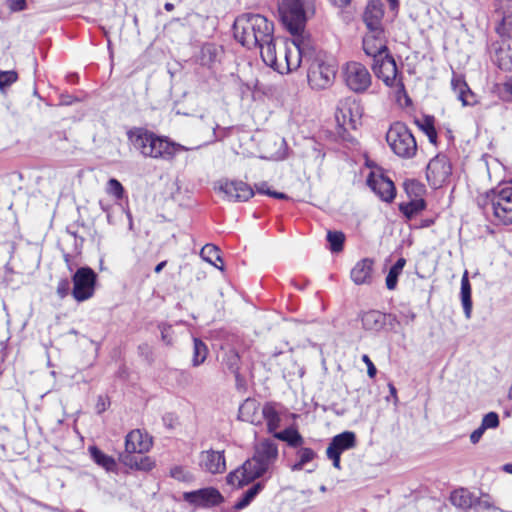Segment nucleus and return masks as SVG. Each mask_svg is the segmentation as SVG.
Returning <instances> with one entry per match:
<instances>
[{"mask_svg": "<svg viewBox=\"0 0 512 512\" xmlns=\"http://www.w3.org/2000/svg\"><path fill=\"white\" fill-rule=\"evenodd\" d=\"M278 444L269 438L262 439L254 446L251 458L241 466L228 473L227 484L242 488L266 474L278 459Z\"/></svg>", "mask_w": 512, "mask_h": 512, "instance_id": "1", "label": "nucleus"}, {"mask_svg": "<svg viewBox=\"0 0 512 512\" xmlns=\"http://www.w3.org/2000/svg\"><path fill=\"white\" fill-rule=\"evenodd\" d=\"M307 50L308 43L304 39V34L294 36L290 43L277 38L275 44H270L262 51V60L281 74L289 73L298 69L304 61L310 63Z\"/></svg>", "mask_w": 512, "mask_h": 512, "instance_id": "2", "label": "nucleus"}, {"mask_svg": "<svg viewBox=\"0 0 512 512\" xmlns=\"http://www.w3.org/2000/svg\"><path fill=\"white\" fill-rule=\"evenodd\" d=\"M233 34L236 41L247 49H260V53L275 44L274 24L261 14L243 13L233 24Z\"/></svg>", "mask_w": 512, "mask_h": 512, "instance_id": "3", "label": "nucleus"}, {"mask_svg": "<svg viewBox=\"0 0 512 512\" xmlns=\"http://www.w3.org/2000/svg\"><path fill=\"white\" fill-rule=\"evenodd\" d=\"M128 138L134 148L145 157L169 161L178 152L187 150L186 147L180 144L170 142L142 128L130 130Z\"/></svg>", "mask_w": 512, "mask_h": 512, "instance_id": "4", "label": "nucleus"}, {"mask_svg": "<svg viewBox=\"0 0 512 512\" xmlns=\"http://www.w3.org/2000/svg\"><path fill=\"white\" fill-rule=\"evenodd\" d=\"M316 0H278L279 19L293 36L305 32L307 21L315 15Z\"/></svg>", "mask_w": 512, "mask_h": 512, "instance_id": "5", "label": "nucleus"}, {"mask_svg": "<svg viewBox=\"0 0 512 512\" xmlns=\"http://www.w3.org/2000/svg\"><path fill=\"white\" fill-rule=\"evenodd\" d=\"M481 206L484 212L492 214L495 221L508 225L512 223V183L499 184L486 193Z\"/></svg>", "mask_w": 512, "mask_h": 512, "instance_id": "6", "label": "nucleus"}, {"mask_svg": "<svg viewBox=\"0 0 512 512\" xmlns=\"http://www.w3.org/2000/svg\"><path fill=\"white\" fill-rule=\"evenodd\" d=\"M386 141L391 150L401 158L410 159L416 155L417 143L415 137L407 126L401 122L391 125L386 133Z\"/></svg>", "mask_w": 512, "mask_h": 512, "instance_id": "7", "label": "nucleus"}, {"mask_svg": "<svg viewBox=\"0 0 512 512\" xmlns=\"http://www.w3.org/2000/svg\"><path fill=\"white\" fill-rule=\"evenodd\" d=\"M336 68L322 59L311 60L308 66L307 78L312 89L323 90L329 88L335 79Z\"/></svg>", "mask_w": 512, "mask_h": 512, "instance_id": "8", "label": "nucleus"}, {"mask_svg": "<svg viewBox=\"0 0 512 512\" xmlns=\"http://www.w3.org/2000/svg\"><path fill=\"white\" fill-rule=\"evenodd\" d=\"M345 85L355 93L365 92L371 85L372 77L368 69L359 62H348L342 68Z\"/></svg>", "mask_w": 512, "mask_h": 512, "instance_id": "9", "label": "nucleus"}, {"mask_svg": "<svg viewBox=\"0 0 512 512\" xmlns=\"http://www.w3.org/2000/svg\"><path fill=\"white\" fill-rule=\"evenodd\" d=\"M363 114L360 103L353 97H347L339 101L335 114L339 126L347 129H355Z\"/></svg>", "mask_w": 512, "mask_h": 512, "instance_id": "10", "label": "nucleus"}, {"mask_svg": "<svg viewBox=\"0 0 512 512\" xmlns=\"http://www.w3.org/2000/svg\"><path fill=\"white\" fill-rule=\"evenodd\" d=\"M357 444L356 435L352 431H344L335 435L326 449L327 457L332 460L336 469H341V454L353 449Z\"/></svg>", "mask_w": 512, "mask_h": 512, "instance_id": "11", "label": "nucleus"}, {"mask_svg": "<svg viewBox=\"0 0 512 512\" xmlns=\"http://www.w3.org/2000/svg\"><path fill=\"white\" fill-rule=\"evenodd\" d=\"M183 499L194 507L211 508L220 505L224 497L214 487L201 488L195 491L184 492Z\"/></svg>", "mask_w": 512, "mask_h": 512, "instance_id": "12", "label": "nucleus"}, {"mask_svg": "<svg viewBox=\"0 0 512 512\" xmlns=\"http://www.w3.org/2000/svg\"><path fill=\"white\" fill-rule=\"evenodd\" d=\"M372 70L375 75L381 79L387 86H403L397 79L398 70L394 58L389 54L377 58L372 64Z\"/></svg>", "mask_w": 512, "mask_h": 512, "instance_id": "13", "label": "nucleus"}, {"mask_svg": "<svg viewBox=\"0 0 512 512\" xmlns=\"http://www.w3.org/2000/svg\"><path fill=\"white\" fill-rule=\"evenodd\" d=\"M452 166L444 155H437L427 165L426 176L430 184L440 187L450 177Z\"/></svg>", "mask_w": 512, "mask_h": 512, "instance_id": "14", "label": "nucleus"}, {"mask_svg": "<svg viewBox=\"0 0 512 512\" xmlns=\"http://www.w3.org/2000/svg\"><path fill=\"white\" fill-rule=\"evenodd\" d=\"M153 446V438L145 430H131L125 437V455L145 454Z\"/></svg>", "mask_w": 512, "mask_h": 512, "instance_id": "15", "label": "nucleus"}, {"mask_svg": "<svg viewBox=\"0 0 512 512\" xmlns=\"http://www.w3.org/2000/svg\"><path fill=\"white\" fill-rule=\"evenodd\" d=\"M363 50L365 54L372 57L373 60L389 53L387 48V39L384 30H368L363 37Z\"/></svg>", "mask_w": 512, "mask_h": 512, "instance_id": "16", "label": "nucleus"}, {"mask_svg": "<svg viewBox=\"0 0 512 512\" xmlns=\"http://www.w3.org/2000/svg\"><path fill=\"white\" fill-rule=\"evenodd\" d=\"M199 465L202 470L211 474H222L226 471L224 451L206 450L200 453Z\"/></svg>", "mask_w": 512, "mask_h": 512, "instance_id": "17", "label": "nucleus"}, {"mask_svg": "<svg viewBox=\"0 0 512 512\" xmlns=\"http://www.w3.org/2000/svg\"><path fill=\"white\" fill-rule=\"evenodd\" d=\"M230 201H247L254 195V190L243 181H226L220 186Z\"/></svg>", "mask_w": 512, "mask_h": 512, "instance_id": "18", "label": "nucleus"}, {"mask_svg": "<svg viewBox=\"0 0 512 512\" xmlns=\"http://www.w3.org/2000/svg\"><path fill=\"white\" fill-rule=\"evenodd\" d=\"M374 276V260L363 258L351 269L350 277L355 285H371Z\"/></svg>", "mask_w": 512, "mask_h": 512, "instance_id": "19", "label": "nucleus"}, {"mask_svg": "<svg viewBox=\"0 0 512 512\" xmlns=\"http://www.w3.org/2000/svg\"><path fill=\"white\" fill-rule=\"evenodd\" d=\"M383 16L384 9L382 2L380 0H371L366 6L363 21L368 30H374L377 32L379 30H384Z\"/></svg>", "mask_w": 512, "mask_h": 512, "instance_id": "20", "label": "nucleus"}, {"mask_svg": "<svg viewBox=\"0 0 512 512\" xmlns=\"http://www.w3.org/2000/svg\"><path fill=\"white\" fill-rule=\"evenodd\" d=\"M238 419L253 425L262 423L260 403L254 398H247L239 406Z\"/></svg>", "mask_w": 512, "mask_h": 512, "instance_id": "21", "label": "nucleus"}, {"mask_svg": "<svg viewBox=\"0 0 512 512\" xmlns=\"http://www.w3.org/2000/svg\"><path fill=\"white\" fill-rule=\"evenodd\" d=\"M492 60L500 69L512 71V45L507 41L494 44Z\"/></svg>", "mask_w": 512, "mask_h": 512, "instance_id": "22", "label": "nucleus"}, {"mask_svg": "<svg viewBox=\"0 0 512 512\" xmlns=\"http://www.w3.org/2000/svg\"><path fill=\"white\" fill-rule=\"evenodd\" d=\"M452 89L464 106L476 104V95L470 90L465 80L460 76H454L451 81Z\"/></svg>", "mask_w": 512, "mask_h": 512, "instance_id": "23", "label": "nucleus"}, {"mask_svg": "<svg viewBox=\"0 0 512 512\" xmlns=\"http://www.w3.org/2000/svg\"><path fill=\"white\" fill-rule=\"evenodd\" d=\"M361 322L366 331L378 332L386 325V314L370 310L361 315Z\"/></svg>", "mask_w": 512, "mask_h": 512, "instance_id": "24", "label": "nucleus"}, {"mask_svg": "<svg viewBox=\"0 0 512 512\" xmlns=\"http://www.w3.org/2000/svg\"><path fill=\"white\" fill-rule=\"evenodd\" d=\"M262 420L266 421L268 433L274 434L280 426L281 418L275 402H266L261 409Z\"/></svg>", "mask_w": 512, "mask_h": 512, "instance_id": "25", "label": "nucleus"}, {"mask_svg": "<svg viewBox=\"0 0 512 512\" xmlns=\"http://www.w3.org/2000/svg\"><path fill=\"white\" fill-rule=\"evenodd\" d=\"M372 189L386 202H390L395 197V187L391 180L380 177L376 180H368Z\"/></svg>", "mask_w": 512, "mask_h": 512, "instance_id": "26", "label": "nucleus"}, {"mask_svg": "<svg viewBox=\"0 0 512 512\" xmlns=\"http://www.w3.org/2000/svg\"><path fill=\"white\" fill-rule=\"evenodd\" d=\"M97 274L89 267L79 268L73 275V288H94Z\"/></svg>", "mask_w": 512, "mask_h": 512, "instance_id": "27", "label": "nucleus"}, {"mask_svg": "<svg viewBox=\"0 0 512 512\" xmlns=\"http://www.w3.org/2000/svg\"><path fill=\"white\" fill-rule=\"evenodd\" d=\"M91 459L100 467L105 469L108 472H113L117 468L116 460L104 453L97 446H90L88 448Z\"/></svg>", "mask_w": 512, "mask_h": 512, "instance_id": "28", "label": "nucleus"}, {"mask_svg": "<svg viewBox=\"0 0 512 512\" xmlns=\"http://www.w3.org/2000/svg\"><path fill=\"white\" fill-rule=\"evenodd\" d=\"M264 489V484L257 482L246 490L242 497L239 498L232 507V512H239L248 507L256 496Z\"/></svg>", "mask_w": 512, "mask_h": 512, "instance_id": "29", "label": "nucleus"}, {"mask_svg": "<svg viewBox=\"0 0 512 512\" xmlns=\"http://www.w3.org/2000/svg\"><path fill=\"white\" fill-rule=\"evenodd\" d=\"M273 436L281 441L286 442L290 447L297 448L302 446L304 438L294 427H288L280 432H275Z\"/></svg>", "mask_w": 512, "mask_h": 512, "instance_id": "30", "label": "nucleus"}, {"mask_svg": "<svg viewBox=\"0 0 512 512\" xmlns=\"http://www.w3.org/2000/svg\"><path fill=\"white\" fill-rule=\"evenodd\" d=\"M122 462L131 469L140 471H151L155 467V461L149 456H141L137 460L133 455H123Z\"/></svg>", "mask_w": 512, "mask_h": 512, "instance_id": "31", "label": "nucleus"}, {"mask_svg": "<svg viewBox=\"0 0 512 512\" xmlns=\"http://www.w3.org/2000/svg\"><path fill=\"white\" fill-rule=\"evenodd\" d=\"M224 351L222 363L230 372H237L241 368V357L238 351L233 347L222 348Z\"/></svg>", "mask_w": 512, "mask_h": 512, "instance_id": "32", "label": "nucleus"}, {"mask_svg": "<svg viewBox=\"0 0 512 512\" xmlns=\"http://www.w3.org/2000/svg\"><path fill=\"white\" fill-rule=\"evenodd\" d=\"M200 255L203 260L207 261L214 267L223 270V266L218 265V262L222 263V258L220 255V250L213 244H206L200 252Z\"/></svg>", "mask_w": 512, "mask_h": 512, "instance_id": "33", "label": "nucleus"}, {"mask_svg": "<svg viewBox=\"0 0 512 512\" xmlns=\"http://www.w3.org/2000/svg\"><path fill=\"white\" fill-rule=\"evenodd\" d=\"M450 501L456 507L468 509L472 505V495L467 489H457L451 493Z\"/></svg>", "mask_w": 512, "mask_h": 512, "instance_id": "34", "label": "nucleus"}, {"mask_svg": "<svg viewBox=\"0 0 512 512\" xmlns=\"http://www.w3.org/2000/svg\"><path fill=\"white\" fill-rule=\"evenodd\" d=\"M219 49L215 44L207 43L201 47L199 61L201 65L211 66L218 57Z\"/></svg>", "mask_w": 512, "mask_h": 512, "instance_id": "35", "label": "nucleus"}, {"mask_svg": "<svg viewBox=\"0 0 512 512\" xmlns=\"http://www.w3.org/2000/svg\"><path fill=\"white\" fill-rule=\"evenodd\" d=\"M426 203L423 199H413L407 203L400 204V211L408 218L411 219L419 212L425 209Z\"/></svg>", "mask_w": 512, "mask_h": 512, "instance_id": "36", "label": "nucleus"}, {"mask_svg": "<svg viewBox=\"0 0 512 512\" xmlns=\"http://www.w3.org/2000/svg\"><path fill=\"white\" fill-rule=\"evenodd\" d=\"M193 344L194 345H193L192 365L194 367H197V366L201 365L202 363H204V361L206 360L207 355H208V348H207L206 344L198 338H194Z\"/></svg>", "mask_w": 512, "mask_h": 512, "instance_id": "37", "label": "nucleus"}, {"mask_svg": "<svg viewBox=\"0 0 512 512\" xmlns=\"http://www.w3.org/2000/svg\"><path fill=\"white\" fill-rule=\"evenodd\" d=\"M418 127L427 135L429 141L433 144L437 141V132L434 127V120L432 117H425L423 120L416 121Z\"/></svg>", "mask_w": 512, "mask_h": 512, "instance_id": "38", "label": "nucleus"}, {"mask_svg": "<svg viewBox=\"0 0 512 512\" xmlns=\"http://www.w3.org/2000/svg\"><path fill=\"white\" fill-rule=\"evenodd\" d=\"M298 461L293 465V470H301L305 464L311 462L315 457L316 453L313 449L304 447L297 451Z\"/></svg>", "mask_w": 512, "mask_h": 512, "instance_id": "39", "label": "nucleus"}, {"mask_svg": "<svg viewBox=\"0 0 512 512\" xmlns=\"http://www.w3.org/2000/svg\"><path fill=\"white\" fill-rule=\"evenodd\" d=\"M327 241L331 251L337 253L343 250L345 235L341 231H328Z\"/></svg>", "mask_w": 512, "mask_h": 512, "instance_id": "40", "label": "nucleus"}, {"mask_svg": "<svg viewBox=\"0 0 512 512\" xmlns=\"http://www.w3.org/2000/svg\"><path fill=\"white\" fill-rule=\"evenodd\" d=\"M496 31L503 37H510L512 35V16L506 15V12H502L501 22L496 27Z\"/></svg>", "mask_w": 512, "mask_h": 512, "instance_id": "41", "label": "nucleus"}, {"mask_svg": "<svg viewBox=\"0 0 512 512\" xmlns=\"http://www.w3.org/2000/svg\"><path fill=\"white\" fill-rule=\"evenodd\" d=\"M18 79L16 71H0V91L4 92L8 87L15 83Z\"/></svg>", "mask_w": 512, "mask_h": 512, "instance_id": "42", "label": "nucleus"}, {"mask_svg": "<svg viewBox=\"0 0 512 512\" xmlns=\"http://www.w3.org/2000/svg\"><path fill=\"white\" fill-rule=\"evenodd\" d=\"M69 291L77 302L85 301L93 296L94 290H58L61 298L68 295Z\"/></svg>", "mask_w": 512, "mask_h": 512, "instance_id": "43", "label": "nucleus"}, {"mask_svg": "<svg viewBox=\"0 0 512 512\" xmlns=\"http://www.w3.org/2000/svg\"><path fill=\"white\" fill-rule=\"evenodd\" d=\"M107 193L113 195L117 200L123 198L124 188L117 179H110L107 183Z\"/></svg>", "mask_w": 512, "mask_h": 512, "instance_id": "44", "label": "nucleus"}, {"mask_svg": "<svg viewBox=\"0 0 512 512\" xmlns=\"http://www.w3.org/2000/svg\"><path fill=\"white\" fill-rule=\"evenodd\" d=\"M481 426L486 430L489 428H496L499 426V416L496 412L487 413L483 419Z\"/></svg>", "mask_w": 512, "mask_h": 512, "instance_id": "45", "label": "nucleus"}, {"mask_svg": "<svg viewBox=\"0 0 512 512\" xmlns=\"http://www.w3.org/2000/svg\"><path fill=\"white\" fill-rule=\"evenodd\" d=\"M461 301L466 318H470L472 312L471 290H461Z\"/></svg>", "mask_w": 512, "mask_h": 512, "instance_id": "46", "label": "nucleus"}, {"mask_svg": "<svg viewBox=\"0 0 512 512\" xmlns=\"http://www.w3.org/2000/svg\"><path fill=\"white\" fill-rule=\"evenodd\" d=\"M5 4L11 13L20 12L27 9L26 0H6Z\"/></svg>", "mask_w": 512, "mask_h": 512, "instance_id": "47", "label": "nucleus"}, {"mask_svg": "<svg viewBox=\"0 0 512 512\" xmlns=\"http://www.w3.org/2000/svg\"><path fill=\"white\" fill-rule=\"evenodd\" d=\"M235 377V388L240 393H246L248 390L247 380L246 378L240 373V370H237V372H231Z\"/></svg>", "mask_w": 512, "mask_h": 512, "instance_id": "48", "label": "nucleus"}, {"mask_svg": "<svg viewBox=\"0 0 512 512\" xmlns=\"http://www.w3.org/2000/svg\"><path fill=\"white\" fill-rule=\"evenodd\" d=\"M401 274L398 270H394V268H390L389 273L386 277V286L387 288H395L398 280V276Z\"/></svg>", "mask_w": 512, "mask_h": 512, "instance_id": "49", "label": "nucleus"}, {"mask_svg": "<svg viewBox=\"0 0 512 512\" xmlns=\"http://www.w3.org/2000/svg\"><path fill=\"white\" fill-rule=\"evenodd\" d=\"M362 361L366 364L367 366V374L370 378H374L377 374V369L374 365V363L372 362V360L370 359V357L367 355V354H364L362 356Z\"/></svg>", "mask_w": 512, "mask_h": 512, "instance_id": "50", "label": "nucleus"}, {"mask_svg": "<svg viewBox=\"0 0 512 512\" xmlns=\"http://www.w3.org/2000/svg\"><path fill=\"white\" fill-rule=\"evenodd\" d=\"M170 475L179 481H185L187 479L186 472L182 466L173 467L170 470Z\"/></svg>", "mask_w": 512, "mask_h": 512, "instance_id": "51", "label": "nucleus"}, {"mask_svg": "<svg viewBox=\"0 0 512 512\" xmlns=\"http://www.w3.org/2000/svg\"><path fill=\"white\" fill-rule=\"evenodd\" d=\"M485 429L480 426L479 428H477L476 430H474L471 435H470V441L473 443V444H476L482 437L483 433H484Z\"/></svg>", "mask_w": 512, "mask_h": 512, "instance_id": "52", "label": "nucleus"}, {"mask_svg": "<svg viewBox=\"0 0 512 512\" xmlns=\"http://www.w3.org/2000/svg\"><path fill=\"white\" fill-rule=\"evenodd\" d=\"M337 8H346L351 5L352 0H329Z\"/></svg>", "mask_w": 512, "mask_h": 512, "instance_id": "53", "label": "nucleus"}, {"mask_svg": "<svg viewBox=\"0 0 512 512\" xmlns=\"http://www.w3.org/2000/svg\"><path fill=\"white\" fill-rule=\"evenodd\" d=\"M265 194L277 199H288V196L286 194L282 192L272 191L270 189H267V191H265Z\"/></svg>", "mask_w": 512, "mask_h": 512, "instance_id": "54", "label": "nucleus"}, {"mask_svg": "<svg viewBox=\"0 0 512 512\" xmlns=\"http://www.w3.org/2000/svg\"><path fill=\"white\" fill-rule=\"evenodd\" d=\"M406 264V260L404 258H399L396 263L392 266L394 270H398L399 272H402L404 266Z\"/></svg>", "mask_w": 512, "mask_h": 512, "instance_id": "55", "label": "nucleus"}, {"mask_svg": "<svg viewBox=\"0 0 512 512\" xmlns=\"http://www.w3.org/2000/svg\"><path fill=\"white\" fill-rule=\"evenodd\" d=\"M406 264V260L404 258H399L396 263L392 266L394 270H398L399 272H402L404 266Z\"/></svg>", "mask_w": 512, "mask_h": 512, "instance_id": "56", "label": "nucleus"}, {"mask_svg": "<svg viewBox=\"0 0 512 512\" xmlns=\"http://www.w3.org/2000/svg\"><path fill=\"white\" fill-rule=\"evenodd\" d=\"M267 189H269V188L266 183H261L256 186V190L260 194H265V191H267Z\"/></svg>", "mask_w": 512, "mask_h": 512, "instance_id": "57", "label": "nucleus"}, {"mask_svg": "<svg viewBox=\"0 0 512 512\" xmlns=\"http://www.w3.org/2000/svg\"><path fill=\"white\" fill-rule=\"evenodd\" d=\"M211 126H212V129H213V139L211 140V142H215V141H217L219 139L218 136L216 135V129L219 127V125L216 124L215 122H212Z\"/></svg>", "mask_w": 512, "mask_h": 512, "instance_id": "58", "label": "nucleus"}, {"mask_svg": "<svg viewBox=\"0 0 512 512\" xmlns=\"http://www.w3.org/2000/svg\"><path fill=\"white\" fill-rule=\"evenodd\" d=\"M461 288H470L469 280H468L466 274L462 278Z\"/></svg>", "mask_w": 512, "mask_h": 512, "instance_id": "59", "label": "nucleus"}, {"mask_svg": "<svg viewBox=\"0 0 512 512\" xmlns=\"http://www.w3.org/2000/svg\"><path fill=\"white\" fill-rule=\"evenodd\" d=\"M166 264H167L166 261L160 262L159 264H157V266L155 267L154 271L156 273H159L166 266Z\"/></svg>", "mask_w": 512, "mask_h": 512, "instance_id": "60", "label": "nucleus"}, {"mask_svg": "<svg viewBox=\"0 0 512 512\" xmlns=\"http://www.w3.org/2000/svg\"><path fill=\"white\" fill-rule=\"evenodd\" d=\"M388 2L390 4L391 9H396L399 5L398 0H388Z\"/></svg>", "mask_w": 512, "mask_h": 512, "instance_id": "61", "label": "nucleus"}, {"mask_svg": "<svg viewBox=\"0 0 512 512\" xmlns=\"http://www.w3.org/2000/svg\"><path fill=\"white\" fill-rule=\"evenodd\" d=\"M164 8L166 11L171 12L174 9V5L168 2L164 5Z\"/></svg>", "mask_w": 512, "mask_h": 512, "instance_id": "62", "label": "nucleus"}, {"mask_svg": "<svg viewBox=\"0 0 512 512\" xmlns=\"http://www.w3.org/2000/svg\"><path fill=\"white\" fill-rule=\"evenodd\" d=\"M504 470L510 474H512V464H506L504 466Z\"/></svg>", "mask_w": 512, "mask_h": 512, "instance_id": "63", "label": "nucleus"}, {"mask_svg": "<svg viewBox=\"0 0 512 512\" xmlns=\"http://www.w3.org/2000/svg\"><path fill=\"white\" fill-rule=\"evenodd\" d=\"M390 392L392 395L396 396L397 391L393 384H389Z\"/></svg>", "mask_w": 512, "mask_h": 512, "instance_id": "64", "label": "nucleus"}]
</instances>
